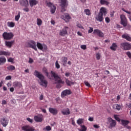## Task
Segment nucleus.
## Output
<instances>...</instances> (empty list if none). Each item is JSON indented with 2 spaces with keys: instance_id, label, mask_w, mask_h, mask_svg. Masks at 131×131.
<instances>
[{
  "instance_id": "nucleus-40",
  "label": "nucleus",
  "mask_w": 131,
  "mask_h": 131,
  "mask_svg": "<svg viewBox=\"0 0 131 131\" xmlns=\"http://www.w3.org/2000/svg\"><path fill=\"white\" fill-rule=\"evenodd\" d=\"M85 15H87V16H90L91 15V10L89 9H85L84 11Z\"/></svg>"
},
{
  "instance_id": "nucleus-28",
  "label": "nucleus",
  "mask_w": 131,
  "mask_h": 131,
  "mask_svg": "<svg viewBox=\"0 0 131 131\" xmlns=\"http://www.w3.org/2000/svg\"><path fill=\"white\" fill-rule=\"evenodd\" d=\"M122 37L128 40V41H131V37L127 34H124L122 35Z\"/></svg>"
},
{
  "instance_id": "nucleus-9",
  "label": "nucleus",
  "mask_w": 131,
  "mask_h": 131,
  "mask_svg": "<svg viewBox=\"0 0 131 131\" xmlns=\"http://www.w3.org/2000/svg\"><path fill=\"white\" fill-rule=\"evenodd\" d=\"M69 28L68 27H64L63 29L60 31L59 35H61V36H65V35L68 34L67 30Z\"/></svg>"
},
{
  "instance_id": "nucleus-2",
  "label": "nucleus",
  "mask_w": 131,
  "mask_h": 131,
  "mask_svg": "<svg viewBox=\"0 0 131 131\" xmlns=\"http://www.w3.org/2000/svg\"><path fill=\"white\" fill-rule=\"evenodd\" d=\"M51 75L54 78V79L56 81V83H61V84H64L65 82L62 80V79L55 72L51 71Z\"/></svg>"
},
{
  "instance_id": "nucleus-49",
  "label": "nucleus",
  "mask_w": 131,
  "mask_h": 131,
  "mask_svg": "<svg viewBox=\"0 0 131 131\" xmlns=\"http://www.w3.org/2000/svg\"><path fill=\"white\" fill-rule=\"evenodd\" d=\"M127 56L129 59H131V53L129 51L126 52Z\"/></svg>"
},
{
  "instance_id": "nucleus-22",
  "label": "nucleus",
  "mask_w": 131,
  "mask_h": 131,
  "mask_svg": "<svg viewBox=\"0 0 131 131\" xmlns=\"http://www.w3.org/2000/svg\"><path fill=\"white\" fill-rule=\"evenodd\" d=\"M9 122V120H7L5 118L2 119L1 120V123L2 124L3 126L6 127L8 125Z\"/></svg>"
},
{
  "instance_id": "nucleus-8",
  "label": "nucleus",
  "mask_w": 131,
  "mask_h": 131,
  "mask_svg": "<svg viewBox=\"0 0 131 131\" xmlns=\"http://www.w3.org/2000/svg\"><path fill=\"white\" fill-rule=\"evenodd\" d=\"M34 119L36 122H41L42 120H43V116L41 114L35 116L34 117Z\"/></svg>"
},
{
  "instance_id": "nucleus-46",
  "label": "nucleus",
  "mask_w": 131,
  "mask_h": 131,
  "mask_svg": "<svg viewBox=\"0 0 131 131\" xmlns=\"http://www.w3.org/2000/svg\"><path fill=\"white\" fill-rule=\"evenodd\" d=\"M84 83H85V86H88V88H91V86H92L91 85V84H90V83H89V82H88V81H85L84 82Z\"/></svg>"
},
{
  "instance_id": "nucleus-4",
  "label": "nucleus",
  "mask_w": 131,
  "mask_h": 131,
  "mask_svg": "<svg viewBox=\"0 0 131 131\" xmlns=\"http://www.w3.org/2000/svg\"><path fill=\"white\" fill-rule=\"evenodd\" d=\"M121 48L125 51H129V50H131V44L128 42L121 43Z\"/></svg>"
},
{
  "instance_id": "nucleus-17",
  "label": "nucleus",
  "mask_w": 131,
  "mask_h": 131,
  "mask_svg": "<svg viewBox=\"0 0 131 131\" xmlns=\"http://www.w3.org/2000/svg\"><path fill=\"white\" fill-rule=\"evenodd\" d=\"M71 94V92L69 90H66L62 92L61 93V97L64 98V97L66 96H68V95H70Z\"/></svg>"
},
{
  "instance_id": "nucleus-24",
  "label": "nucleus",
  "mask_w": 131,
  "mask_h": 131,
  "mask_svg": "<svg viewBox=\"0 0 131 131\" xmlns=\"http://www.w3.org/2000/svg\"><path fill=\"white\" fill-rule=\"evenodd\" d=\"M14 42H15V40L12 41H5V45L6 47H8V48H12V46L14 44Z\"/></svg>"
},
{
  "instance_id": "nucleus-29",
  "label": "nucleus",
  "mask_w": 131,
  "mask_h": 131,
  "mask_svg": "<svg viewBox=\"0 0 131 131\" xmlns=\"http://www.w3.org/2000/svg\"><path fill=\"white\" fill-rule=\"evenodd\" d=\"M122 37L128 40V41H131V37L127 34H124L122 35Z\"/></svg>"
},
{
  "instance_id": "nucleus-44",
  "label": "nucleus",
  "mask_w": 131,
  "mask_h": 131,
  "mask_svg": "<svg viewBox=\"0 0 131 131\" xmlns=\"http://www.w3.org/2000/svg\"><path fill=\"white\" fill-rule=\"evenodd\" d=\"M81 128L79 129V131H86V127L84 125H81Z\"/></svg>"
},
{
  "instance_id": "nucleus-42",
  "label": "nucleus",
  "mask_w": 131,
  "mask_h": 131,
  "mask_svg": "<svg viewBox=\"0 0 131 131\" xmlns=\"http://www.w3.org/2000/svg\"><path fill=\"white\" fill-rule=\"evenodd\" d=\"M15 60V59L12 58V57H9L7 58V61L8 62H10V63H12V64H14V61Z\"/></svg>"
},
{
  "instance_id": "nucleus-59",
  "label": "nucleus",
  "mask_w": 131,
  "mask_h": 131,
  "mask_svg": "<svg viewBox=\"0 0 131 131\" xmlns=\"http://www.w3.org/2000/svg\"><path fill=\"white\" fill-rule=\"evenodd\" d=\"M29 63L30 64H31V63H33V59H32L31 58H30L29 60Z\"/></svg>"
},
{
  "instance_id": "nucleus-26",
  "label": "nucleus",
  "mask_w": 131,
  "mask_h": 131,
  "mask_svg": "<svg viewBox=\"0 0 131 131\" xmlns=\"http://www.w3.org/2000/svg\"><path fill=\"white\" fill-rule=\"evenodd\" d=\"M29 4L30 5V7H32L33 6H35L38 4V2L36 0H30L29 1Z\"/></svg>"
},
{
  "instance_id": "nucleus-31",
  "label": "nucleus",
  "mask_w": 131,
  "mask_h": 131,
  "mask_svg": "<svg viewBox=\"0 0 131 131\" xmlns=\"http://www.w3.org/2000/svg\"><path fill=\"white\" fill-rule=\"evenodd\" d=\"M7 62V59L5 57H0V65L2 64H5Z\"/></svg>"
},
{
  "instance_id": "nucleus-53",
  "label": "nucleus",
  "mask_w": 131,
  "mask_h": 131,
  "mask_svg": "<svg viewBox=\"0 0 131 131\" xmlns=\"http://www.w3.org/2000/svg\"><path fill=\"white\" fill-rule=\"evenodd\" d=\"M5 79L6 80H10V79H12V76H7L5 78Z\"/></svg>"
},
{
  "instance_id": "nucleus-5",
  "label": "nucleus",
  "mask_w": 131,
  "mask_h": 131,
  "mask_svg": "<svg viewBox=\"0 0 131 131\" xmlns=\"http://www.w3.org/2000/svg\"><path fill=\"white\" fill-rule=\"evenodd\" d=\"M121 18V24L125 27L127 26V19L125 17V15L122 14L120 15Z\"/></svg>"
},
{
  "instance_id": "nucleus-7",
  "label": "nucleus",
  "mask_w": 131,
  "mask_h": 131,
  "mask_svg": "<svg viewBox=\"0 0 131 131\" xmlns=\"http://www.w3.org/2000/svg\"><path fill=\"white\" fill-rule=\"evenodd\" d=\"M60 4H61V12H65L66 11V9H65V8L67 7V5L68 4L67 3V0H60Z\"/></svg>"
},
{
  "instance_id": "nucleus-3",
  "label": "nucleus",
  "mask_w": 131,
  "mask_h": 131,
  "mask_svg": "<svg viewBox=\"0 0 131 131\" xmlns=\"http://www.w3.org/2000/svg\"><path fill=\"white\" fill-rule=\"evenodd\" d=\"M3 37L4 39H6V40H10L14 37V34L12 32H4L3 34Z\"/></svg>"
},
{
  "instance_id": "nucleus-25",
  "label": "nucleus",
  "mask_w": 131,
  "mask_h": 131,
  "mask_svg": "<svg viewBox=\"0 0 131 131\" xmlns=\"http://www.w3.org/2000/svg\"><path fill=\"white\" fill-rule=\"evenodd\" d=\"M68 60V58L66 57H62L61 58V61L62 63L63 66L66 67V65L67 64V60Z\"/></svg>"
},
{
  "instance_id": "nucleus-50",
  "label": "nucleus",
  "mask_w": 131,
  "mask_h": 131,
  "mask_svg": "<svg viewBox=\"0 0 131 131\" xmlns=\"http://www.w3.org/2000/svg\"><path fill=\"white\" fill-rule=\"evenodd\" d=\"M90 29L88 31V33H92L94 31V29L92 27H89Z\"/></svg>"
},
{
  "instance_id": "nucleus-12",
  "label": "nucleus",
  "mask_w": 131,
  "mask_h": 131,
  "mask_svg": "<svg viewBox=\"0 0 131 131\" xmlns=\"http://www.w3.org/2000/svg\"><path fill=\"white\" fill-rule=\"evenodd\" d=\"M61 18L64 20L66 22H69L70 19H71V17H70V15H69V14L66 13L63 15H62L61 16Z\"/></svg>"
},
{
  "instance_id": "nucleus-60",
  "label": "nucleus",
  "mask_w": 131,
  "mask_h": 131,
  "mask_svg": "<svg viewBox=\"0 0 131 131\" xmlns=\"http://www.w3.org/2000/svg\"><path fill=\"white\" fill-rule=\"evenodd\" d=\"M72 124L74 126L76 125L75 121H74V119H72Z\"/></svg>"
},
{
  "instance_id": "nucleus-18",
  "label": "nucleus",
  "mask_w": 131,
  "mask_h": 131,
  "mask_svg": "<svg viewBox=\"0 0 131 131\" xmlns=\"http://www.w3.org/2000/svg\"><path fill=\"white\" fill-rule=\"evenodd\" d=\"M95 19L97 21H99V22H102L104 18H103V15L101 14V13H99L98 15L95 17Z\"/></svg>"
},
{
  "instance_id": "nucleus-32",
  "label": "nucleus",
  "mask_w": 131,
  "mask_h": 131,
  "mask_svg": "<svg viewBox=\"0 0 131 131\" xmlns=\"http://www.w3.org/2000/svg\"><path fill=\"white\" fill-rule=\"evenodd\" d=\"M66 80V83L67 84V85H73V84H74V82H72L70 80H69L68 78H66L65 79Z\"/></svg>"
},
{
  "instance_id": "nucleus-56",
  "label": "nucleus",
  "mask_w": 131,
  "mask_h": 131,
  "mask_svg": "<svg viewBox=\"0 0 131 131\" xmlns=\"http://www.w3.org/2000/svg\"><path fill=\"white\" fill-rule=\"evenodd\" d=\"M43 70H45V73H46L47 76H48V77H49V73H48V71H47V69L44 68Z\"/></svg>"
},
{
  "instance_id": "nucleus-10",
  "label": "nucleus",
  "mask_w": 131,
  "mask_h": 131,
  "mask_svg": "<svg viewBox=\"0 0 131 131\" xmlns=\"http://www.w3.org/2000/svg\"><path fill=\"white\" fill-rule=\"evenodd\" d=\"M22 130L24 131H34V128L29 125H25L21 127Z\"/></svg>"
},
{
  "instance_id": "nucleus-1",
  "label": "nucleus",
  "mask_w": 131,
  "mask_h": 131,
  "mask_svg": "<svg viewBox=\"0 0 131 131\" xmlns=\"http://www.w3.org/2000/svg\"><path fill=\"white\" fill-rule=\"evenodd\" d=\"M34 74L35 76H36V77H38V78L40 79V81H39V84L41 85V86L47 88L48 85V81L45 79V77L37 71L34 72Z\"/></svg>"
},
{
  "instance_id": "nucleus-33",
  "label": "nucleus",
  "mask_w": 131,
  "mask_h": 131,
  "mask_svg": "<svg viewBox=\"0 0 131 131\" xmlns=\"http://www.w3.org/2000/svg\"><path fill=\"white\" fill-rule=\"evenodd\" d=\"M83 122H84V119L79 118L77 120V123L79 125H80V124H82Z\"/></svg>"
},
{
  "instance_id": "nucleus-58",
  "label": "nucleus",
  "mask_w": 131,
  "mask_h": 131,
  "mask_svg": "<svg viewBox=\"0 0 131 131\" xmlns=\"http://www.w3.org/2000/svg\"><path fill=\"white\" fill-rule=\"evenodd\" d=\"M65 76H66L67 77H69V76H70V73L66 72V73H65Z\"/></svg>"
},
{
  "instance_id": "nucleus-15",
  "label": "nucleus",
  "mask_w": 131,
  "mask_h": 131,
  "mask_svg": "<svg viewBox=\"0 0 131 131\" xmlns=\"http://www.w3.org/2000/svg\"><path fill=\"white\" fill-rule=\"evenodd\" d=\"M93 33L94 34H96L99 36V37H103V36H104V33L102 32V31L99 29L94 30Z\"/></svg>"
},
{
  "instance_id": "nucleus-16",
  "label": "nucleus",
  "mask_w": 131,
  "mask_h": 131,
  "mask_svg": "<svg viewBox=\"0 0 131 131\" xmlns=\"http://www.w3.org/2000/svg\"><path fill=\"white\" fill-rule=\"evenodd\" d=\"M0 56H5L8 57L11 56V52L9 51H5L4 50H0Z\"/></svg>"
},
{
  "instance_id": "nucleus-45",
  "label": "nucleus",
  "mask_w": 131,
  "mask_h": 131,
  "mask_svg": "<svg viewBox=\"0 0 131 131\" xmlns=\"http://www.w3.org/2000/svg\"><path fill=\"white\" fill-rule=\"evenodd\" d=\"M97 60H100L101 59V54L100 53H97L96 55Z\"/></svg>"
},
{
  "instance_id": "nucleus-20",
  "label": "nucleus",
  "mask_w": 131,
  "mask_h": 131,
  "mask_svg": "<svg viewBox=\"0 0 131 131\" xmlns=\"http://www.w3.org/2000/svg\"><path fill=\"white\" fill-rule=\"evenodd\" d=\"M13 86L14 88H22L23 85H22V82L15 81L13 83Z\"/></svg>"
},
{
  "instance_id": "nucleus-51",
  "label": "nucleus",
  "mask_w": 131,
  "mask_h": 131,
  "mask_svg": "<svg viewBox=\"0 0 131 131\" xmlns=\"http://www.w3.org/2000/svg\"><path fill=\"white\" fill-rule=\"evenodd\" d=\"M46 129L47 131L52 130V128L50 126H47L46 127Z\"/></svg>"
},
{
  "instance_id": "nucleus-38",
  "label": "nucleus",
  "mask_w": 131,
  "mask_h": 131,
  "mask_svg": "<svg viewBox=\"0 0 131 131\" xmlns=\"http://www.w3.org/2000/svg\"><path fill=\"white\" fill-rule=\"evenodd\" d=\"M20 14L21 13L20 12V11H18L17 15H15V20L16 21H19V19H20Z\"/></svg>"
},
{
  "instance_id": "nucleus-54",
  "label": "nucleus",
  "mask_w": 131,
  "mask_h": 131,
  "mask_svg": "<svg viewBox=\"0 0 131 131\" xmlns=\"http://www.w3.org/2000/svg\"><path fill=\"white\" fill-rule=\"evenodd\" d=\"M105 22L106 23H109V22H110V18H109L108 17H105Z\"/></svg>"
},
{
  "instance_id": "nucleus-55",
  "label": "nucleus",
  "mask_w": 131,
  "mask_h": 131,
  "mask_svg": "<svg viewBox=\"0 0 131 131\" xmlns=\"http://www.w3.org/2000/svg\"><path fill=\"white\" fill-rule=\"evenodd\" d=\"M27 120H28V121H29V122H31V123H32L33 120L31 119H30V118H27Z\"/></svg>"
},
{
  "instance_id": "nucleus-61",
  "label": "nucleus",
  "mask_w": 131,
  "mask_h": 131,
  "mask_svg": "<svg viewBox=\"0 0 131 131\" xmlns=\"http://www.w3.org/2000/svg\"><path fill=\"white\" fill-rule=\"evenodd\" d=\"M94 127H95V128H99V127H100V126H99V125H97V124H94L93 125Z\"/></svg>"
},
{
  "instance_id": "nucleus-63",
  "label": "nucleus",
  "mask_w": 131,
  "mask_h": 131,
  "mask_svg": "<svg viewBox=\"0 0 131 131\" xmlns=\"http://www.w3.org/2000/svg\"><path fill=\"white\" fill-rule=\"evenodd\" d=\"M89 121H94V118L90 117L89 118Z\"/></svg>"
},
{
  "instance_id": "nucleus-11",
  "label": "nucleus",
  "mask_w": 131,
  "mask_h": 131,
  "mask_svg": "<svg viewBox=\"0 0 131 131\" xmlns=\"http://www.w3.org/2000/svg\"><path fill=\"white\" fill-rule=\"evenodd\" d=\"M107 120L108 123H110V127H115V125H116V121L112 119L111 118H108Z\"/></svg>"
},
{
  "instance_id": "nucleus-64",
  "label": "nucleus",
  "mask_w": 131,
  "mask_h": 131,
  "mask_svg": "<svg viewBox=\"0 0 131 131\" xmlns=\"http://www.w3.org/2000/svg\"><path fill=\"white\" fill-rule=\"evenodd\" d=\"M7 104V101L5 100L2 101V105H6Z\"/></svg>"
},
{
  "instance_id": "nucleus-30",
  "label": "nucleus",
  "mask_w": 131,
  "mask_h": 131,
  "mask_svg": "<svg viewBox=\"0 0 131 131\" xmlns=\"http://www.w3.org/2000/svg\"><path fill=\"white\" fill-rule=\"evenodd\" d=\"M15 24L13 21H8L7 22V26L8 27H10V28H13L15 27Z\"/></svg>"
},
{
  "instance_id": "nucleus-19",
  "label": "nucleus",
  "mask_w": 131,
  "mask_h": 131,
  "mask_svg": "<svg viewBox=\"0 0 131 131\" xmlns=\"http://www.w3.org/2000/svg\"><path fill=\"white\" fill-rule=\"evenodd\" d=\"M19 4L24 7H27L29 5L28 0H19Z\"/></svg>"
},
{
  "instance_id": "nucleus-21",
  "label": "nucleus",
  "mask_w": 131,
  "mask_h": 131,
  "mask_svg": "<svg viewBox=\"0 0 131 131\" xmlns=\"http://www.w3.org/2000/svg\"><path fill=\"white\" fill-rule=\"evenodd\" d=\"M99 14L101 15H104V16L107 14V9L105 7H101L99 11Z\"/></svg>"
},
{
  "instance_id": "nucleus-36",
  "label": "nucleus",
  "mask_w": 131,
  "mask_h": 131,
  "mask_svg": "<svg viewBox=\"0 0 131 131\" xmlns=\"http://www.w3.org/2000/svg\"><path fill=\"white\" fill-rule=\"evenodd\" d=\"M121 123L122 125H123L124 126H125V125H127V124L129 123V121L126 120H122Z\"/></svg>"
},
{
  "instance_id": "nucleus-6",
  "label": "nucleus",
  "mask_w": 131,
  "mask_h": 131,
  "mask_svg": "<svg viewBox=\"0 0 131 131\" xmlns=\"http://www.w3.org/2000/svg\"><path fill=\"white\" fill-rule=\"evenodd\" d=\"M27 47H28V48H31L35 51H37V48H36V43L34 41L32 40L28 42Z\"/></svg>"
},
{
  "instance_id": "nucleus-43",
  "label": "nucleus",
  "mask_w": 131,
  "mask_h": 131,
  "mask_svg": "<svg viewBox=\"0 0 131 131\" xmlns=\"http://www.w3.org/2000/svg\"><path fill=\"white\" fill-rule=\"evenodd\" d=\"M114 117L116 120L118 121L119 122H120V118H119V115H114Z\"/></svg>"
},
{
  "instance_id": "nucleus-37",
  "label": "nucleus",
  "mask_w": 131,
  "mask_h": 131,
  "mask_svg": "<svg viewBox=\"0 0 131 131\" xmlns=\"http://www.w3.org/2000/svg\"><path fill=\"white\" fill-rule=\"evenodd\" d=\"M42 24V20H41V19L39 18H37V25H38V26H41Z\"/></svg>"
},
{
  "instance_id": "nucleus-35",
  "label": "nucleus",
  "mask_w": 131,
  "mask_h": 131,
  "mask_svg": "<svg viewBox=\"0 0 131 131\" xmlns=\"http://www.w3.org/2000/svg\"><path fill=\"white\" fill-rule=\"evenodd\" d=\"M117 48V45L116 43H114L112 44V46L110 47L111 50L113 51H116V49Z\"/></svg>"
},
{
  "instance_id": "nucleus-57",
  "label": "nucleus",
  "mask_w": 131,
  "mask_h": 131,
  "mask_svg": "<svg viewBox=\"0 0 131 131\" xmlns=\"http://www.w3.org/2000/svg\"><path fill=\"white\" fill-rule=\"evenodd\" d=\"M77 34L79 36H82V33L81 32L78 31Z\"/></svg>"
},
{
  "instance_id": "nucleus-52",
  "label": "nucleus",
  "mask_w": 131,
  "mask_h": 131,
  "mask_svg": "<svg viewBox=\"0 0 131 131\" xmlns=\"http://www.w3.org/2000/svg\"><path fill=\"white\" fill-rule=\"evenodd\" d=\"M77 26L78 28H80L81 29H83V27L80 24H77Z\"/></svg>"
},
{
  "instance_id": "nucleus-34",
  "label": "nucleus",
  "mask_w": 131,
  "mask_h": 131,
  "mask_svg": "<svg viewBox=\"0 0 131 131\" xmlns=\"http://www.w3.org/2000/svg\"><path fill=\"white\" fill-rule=\"evenodd\" d=\"M100 3L101 5H105V6H108L110 3L106 0H100Z\"/></svg>"
},
{
  "instance_id": "nucleus-13",
  "label": "nucleus",
  "mask_w": 131,
  "mask_h": 131,
  "mask_svg": "<svg viewBox=\"0 0 131 131\" xmlns=\"http://www.w3.org/2000/svg\"><path fill=\"white\" fill-rule=\"evenodd\" d=\"M47 5L48 7H50L51 8V12L52 14H54L55 12H56V7L54 6L53 4L50 2L47 3Z\"/></svg>"
},
{
  "instance_id": "nucleus-23",
  "label": "nucleus",
  "mask_w": 131,
  "mask_h": 131,
  "mask_svg": "<svg viewBox=\"0 0 131 131\" xmlns=\"http://www.w3.org/2000/svg\"><path fill=\"white\" fill-rule=\"evenodd\" d=\"M49 112L53 115H57L58 114V110L56 108L50 107L49 108Z\"/></svg>"
},
{
  "instance_id": "nucleus-14",
  "label": "nucleus",
  "mask_w": 131,
  "mask_h": 131,
  "mask_svg": "<svg viewBox=\"0 0 131 131\" xmlns=\"http://www.w3.org/2000/svg\"><path fill=\"white\" fill-rule=\"evenodd\" d=\"M37 47L38 49L41 51H43V50H47V45L45 44H41L39 43V42H37Z\"/></svg>"
},
{
  "instance_id": "nucleus-62",
  "label": "nucleus",
  "mask_w": 131,
  "mask_h": 131,
  "mask_svg": "<svg viewBox=\"0 0 131 131\" xmlns=\"http://www.w3.org/2000/svg\"><path fill=\"white\" fill-rule=\"evenodd\" d=\"M23 10L25 11V12H29V8H26L24 9Z\"/></svg>"
},
{
  "instance_id": "nucleus-39",
  "label": "nucleus",
  "mask_w": 131,
  "mask_h": 131,
  "mask_svg": "<svg viewBox=\"0 0 131 131\" xmlns=\"http://www.w3.org/2000/svg\"><path fill=\"white\" fill-rule=\"evenodd\" d=\"M8 70H9V71H13V70H15V68L14 66L11 65L7 67Z\"/></svg>"
},
{
  "instance_id": "nucleus-27",
  "label": "nucleus",
  "mask_w": 131,
  "mask_h": 131,
  "mask_svg": "<svg viewBox=\"0 0 131 131\" xmlns=\"http://www.w3.org/2000/svg\"><path fill=\"white\" fill-rule=\"evenodd\" d=\"M61 113L63 115H69V114H70V111L69 110V108H66L61 111Z\"/></svg>"
},
{
  "instance_id": "nucleus-41",
  "label": "nucleus",
  "mask_w": 131,
  "mask_h": 131,
  "mask_svg": "<svg viewBox=\"0 0 131 131\" xmlns=\"http://www.w3.org/2000/svg\"><path fill=\"white\" fill-rule=\"evenodd\" d=\"M113 108L114 109H116V110H120V108H121V107L120 105L116 104L113 105Z\"/></svg>"
},
{
  "instance_id": "nucleus-48",
  "label": "nucleus",
  "mask_w": 131,
  "mask_h": 131,
  "mask_svg": "<svg viewBox=\"0 0 131 131\" xmlns=\"http://www.w3.org/2000/svg\"><path fill=\"white\" fill-rule=\"evenodd\" d=\"M55 66H56V68H57V69H59V68H60V64H59V63L58 62V60H57L55 62Z\"/></svg>"
},
{
  "instance_id": "nucleus-47",
  "label": "nucleus",
  "mask_w": 131,
  "mask_h": 131,
  "mask_svg": "<svg viewBox=\"0 0 131 131\" xmlns=\"http://www.w3.org/2000/svg\"><path fill=\"white\" fill-rule=\"evenodd\" d=\"M80 48L82 50H86V45H81Z\"/></svg>"
}]
</instances>
